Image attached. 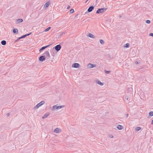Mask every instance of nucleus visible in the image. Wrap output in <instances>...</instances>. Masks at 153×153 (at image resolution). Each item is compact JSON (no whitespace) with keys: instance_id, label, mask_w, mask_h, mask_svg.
Wrapping results in <instances>:
<instances>
[{"instance_id":"1","label":"nucleus","mask_w":153,"mask_h":153,"mask_svg":"<svg viewBox=\"0 0 153 153\" xmlns=\"http://www.w3.org/2000/svg\"><path fill=\"white\" fill-rule=\"evenodd\" d=\"M106 8H102L98 9L96 13L97 14L102 13L106 11L107 10Z\"/></svg>"},{"instance_id":"2","label":"nucleus","mask_w":153,"mask_h":153,"mask_svg":"<svg viewBox=\"0 0 153 153\" xmlns=\"http://www.w3.org/2000/svg\"><path fill=\"white\" fill-rule=\"evenodd\" d=\"M44 57L46 59H48L50 58V55L48 51H45L44 53Z\"/></svg>"},{"instance_id":"3","label":"nucleus","mask_w":153,"mask_h":153,"mask_svg":"<svg viewBox=\"0 0 153 153\" xmlns=\"http://www.w3.org/2000/svg\"><path fill=\"white\" fill-rule=\"evenodd\" d=\"M64 105H61L60 106H58L57 105H55L53 106V107L52 110L53 111H54L56 109H59L61 108H62L63 107H64Z\"/></svg>"},{"instance_id":"4","label":"nucleus","mask_w":153,"mask_h":153,"mask_svg":"<svg viewBox=\"0 0 153 153\" xmlns=\"http://www.w3.org/2000/svg\"><path fill=\"white\" fill-rule=\"evenodd\" d=\"M45 102L44 101H42L40 102L39 103L37 104V105L34 107L35 109H37L38 108L39 106L42 105L44 104Z\"/></svg>"},{"instance_id":"5","label":"nucleus","mask_w":153,"mask_h":153,"mask_svg":"<svg viewBox=\"0 0 153 153\" xmlns=\"http://www.w3.org/2000/svg\"><path fill=\"white\" fill-rule=\"evenodd\" d=\"M94 7L93 6H91L87 10V11L85 12V14L88 13V12H91L92 10L94 9Z\"/></svg>"},{"instance_id":"6","label":"nucleus","mask_w":153,"mask_h":153,"mask_svg":"<svg viewBox=\"0 0 153 153\" xmlns=\"http://www.w3.org/2000/svg\"><path fill=\"white\" fill-rule=\"evenodd\" d=\"M53 48H55L56 51H58L61 49V46L60 45H58L55 46Z\"/></svg>"},{"instance_id":"7","label":"nucleus","mask_w":153,"mask_h":153,"mask_svg":"<svg viewBox=\"0 0 153 153\" xmlns=\"http://www.w3.org/2000/svg\"><path fill=\"white\" fill-rule=\"evenodd\" d=\"M96 65L94 64H92L91 63H89L87 65V67L88 68H92L94 67H95Z\"/></svg>"},{"instance_id":"8","label":"nucleus","mask_w":153,"mask_h":153,"mask_svg":"<svg viewBox=\"0 0 153 153\" xmlns=\"http://www.w3.org/2000/svg\"><path fill=\"white\" fill-rule=\"evenodd\" d=\"M80 65L78 63H74L72 65V67L74 68H79L80 67Z\"/></svg>"},{"instance_id":"9","label":"nucleus","mask_w":153,"mask_h":153,"mask_svg":"<svg viewBox=\"0 0 153 153\" xmlns=\"http://www.w3.org/2000/svg\"><path fill=\"white\" fill-rule=\"evenodd\" d=\"M51 45V44H50V45H46V46H44V47H42L40 49V50H39V51L40 52H41L43 50H44L46 48L48 47H49V46H50Z\"/></svg>"},{"instance_id":"10","label":"nucleus","mask_w":153,"mask_h":153,"mask_svg":"<svg viewBox=\"0 0 153 153\" xmlns=\"http://www.w3.org/2000/svg\"><path fill=\"white\" fill-rule=\"evenodd\" d=\"M44 57L45 56H40L39 58V60L41 62L43 61L46 59Z\"/></svg>"},{"instance_id":"11","label":"nucleus","mask_w":153,"mask_h":153,"mask_svg":"<svg viewBox=\"0 0 153 153\" xmlns=\"http://www.w3.org/2000/svg\"><path fill=\"white\" fill-rule=\"evenodd\" d=\"M50 4V1H48L44 5V7L46 8L48 7L49 6Z\"/></svg>"},{"instance_id":"12","label":"nucleus","mask_w":153,"mask_h":153,"mask_svg":"<svg viewBox=\"0 0 153 153\" xmlns=\"http://www.w3.org/2000/svg\"><path fill=\"white\" fill-rule=\"evenodd\" d=\"M96 82L98 84L100 85L101 86H102L103 85V83L101 82L99 80H97L96 81Z\"/></svg>"},{"instance_id":"13","label":"nucleus","mask_w":153,"mask_h":153,"mask_svg":"<svg viewBox=\"0 0 153 153\" xmlns=\"http://www.w3.org/2000/svg\"><path fill=\"white\" fill-rule=\"evenodd\" d=\"M23 21V20L22 19H19L16 20L17 23H19L22 22Z\"/></svg>"},{"instance_id":"14","label":"nucleus","mask_w":153,"mask_h":153,"mask_svg":"<svg viewBox=\"0 0 153 153\" xmlns=\"http://www.w3.org/2000/svg\"><path fill=\"white\" fill-rule=\"evenodd\" d=\"M50 114V113H48L46 114H45L42 117V118L43 119H44L47 117Z\"/></svg>"},{"instance_id":"15","label":"nucleus","mask_w":153,"mask_h":153,"mask_svg":"<svg viewBox=\"0 0 153 153\" xmlns=\"http://www.w3.org/2000/svg\"><path fill=\"white\" fill-rule=\"evenodd\" d=\"M13 32L15 34H17L18 33V30L17 29H14L13 30Z\"/></svg>"},{"instance_id":"16","label":"nucleus","mask_w":153,"mask_h":153,"mask_svg":"<svg viewBox=\"0 0 153 153\" xmlns=\"http://www.w3.org/2000/svg\"><path fill=\"white\" fill-rule=\"evenodd\" d=\"M88 36L91 38L94 39L95 38V36L92 34L91 33H89L88 35Z\"/></svg>"},{"instance_id":"17","label":"nucleus","mask_w":153,"mask_h":153,"mask_svg":"<svg viewBox=\"0 0 153 153\" xmlns=\"http://www.w3.org/2000/svg\"><path fill=\"white\" fill-rule=\"evenodd\" d=\"M117 128L120 130H122L123 128V127L122 126L119 125L117 126Z\"/></svg>"},{"instance_id":"18","label":"nucleus","mask_w":153,"mask_h":153,"mask_svg":"<svg viewBox=\"0 0 153 153\" xmlns=\"http://www.w3.org/2000/svg\"><path fill=\"white\" fill-rule=\"evenodd\" d=\"M59 130H60L59 128H57L54 129V132L56 133H58L59 132Z\"/></svg>"},{"instance_id":"19","label":"nucleus","mask_w":153,"mask_h":153,"mask_svg":"<svg viewBox=\"0 0 153 153\" xmlns=\"http://www.w3.org/2000/svg\"><path fill=\"white\" fill-rule=\"evenodd\" d=\"M1 44L3 45H4L6 44V42L5 40H2L1 42Z\"/></svg>"},{"instance_id":"20","label":"nucleus","mask_w":153,"mask_h":153,"mask_svg":"<svg viewBox=\"0 0 153 153\" xmlns=\"http://www.w3.org/2000/svg\"><path fill=\"white\" fill-rule=\"evenodd\" d=\"M26 37L25 35H23L21 36L20 37H19L17 39V40H19L21 39L25 38Z\"/></svg>"},{"instance_id":"21","label":"nucleus","mask_w":153,"mask_h":153,"mask_svg":"<svg viewBox=\"0 0 153 153\" xmlns=\"http://www.w3.org/2000/svg\"><path fill=\"white\" fill-rule=\"evenodd\" d=\"M100 44L102 45H103L104 44V41L102 39H100Z\"/></svg>"},{"instance_id":"22","label":"nucleus","mask_w":153,"mask_h":153,"mask_svg":"<svg viewBox=\"0 0 153 153\" xmlns=\"http://www.w3.org/2000/svg\"><path fill=\"white\" fill-rule=\"evenodd\" d=\"M124 47L127 48H129V44L128 43L126 44Z\"/></svg>"},{"instance_id":"23","label":"nucleus","mask_w":153,"mask_h":153,"mask_svg":"<svg viewBox=\"0 0 153 153\" xmlns=\"http://www.w3.org/2000/svg\"><path fill=\"white\" fill-rule=\"evenodd\" d=\"M141 129V128L140 127H138L136 128V130L137 131H138L139 130H140Z\"/></svg>"},{"instance_id":"24","label":"nucleus","mask_w":153,"mask_h":153,"mask_svg":"<svg viewBox=\"0 0 153 153\" xmlns=\"http://www.w3.org/2000/svg\"><path fill=\"white\" fill-rule=\"evenodd\" d=\"M149 115L150 116H153V111H150L149 113Z\"/></svg>"},{"instance_id":"25","label":"nucleus","mask_w":153,"mask_h":153,"mask_svg":"<svg viewBox=\"0 0 153 153\" xmlns=\"http://www.w3.org/2000/svg\"><path fill=\"white\" fill-rule=\"evenodd\" d=\"M51 28V27H49L48 28H47L45 30V31L47 32Z\"/></svg>"},{"instance_id":"26","label":"nucleus","mask_w":153,"mask_h":153,"mask_svg":"<svg viewBox=\"0 0 153 153\" xmlns=\"http://www.w3.org/2000/svg\"><path fill=\"white\" fill-rule=\"evenodd\" d=\"M74 12V10L73 9H71L70 11V13H73Z\"/></svg>"},{"instance_id":"27","label":"nucleus","mask_w":153,"mask_h":153,"mask_svg":"<svg viewBox=\"0 0 153 153\" xmlns=\"http://www.w3.org/2000/svg\"><path fill=\"white\" fill-rule=\"evenodd\" d=\"M105 73L107 74H109L111 72V71H105Z\"/></svg>"},{"instance_id":"28","label":"nucleus","mask_w":153,"mask_h":153,"mask_svg":"<svg viewBox=\"0 0 153 153\" xmlns=\"http://www.w3.org/2000/svg\"><path fill=\"white\" fill-rule=\"evenodd\" d=\"M150 21L149 20H148L146 21V22L147 24H149L150 23Z\"/></svg>"},{"instance_id":"29","label":"nucleus","mask_w":153,"mask_h":153,"mask_svg":"<svg viewBox=\"0 0 153 153\" xmlns=\"http://www.w3.org/2000/svg\"><path fill=\"white\" fill-rule=\"evenodd\" d=\"M31 34V32L30 33L25 34V35L26 37L27 36H29V35H30Z\"/></svg>"},{"instance_id":"30","label":"nucleus","mask_w":153,"mask_h":153,"mask_svg":"<svg viewBox=\"0 0 153 153\" xmlns=\"http://www.w3.org/2000/svg\"><path fill=\"white\" fill-rule=\"evenodd\" d=\"M149 36H152L153 37V33H150L149 34Z\"/></svg>"},{"instance_id":"31","label":"nucleus","mask_w":153,"mask_h":153,"mask_svg":"<svg viewBox=\"0 0 153 153\" xmlns=\"http://www.w3.org/2000/svg\"><path fill=\"white\" fill-rule=\"evenodd\" d=\"M138 63H139L138 62H137V61H136L135 62V64L136 65H137Z\"/></svg>"},{"instance_id":"32","label":"nucleus","mask_w":153,"mask_h":153,"mask_svg":"<svg viewBox=\"0 0 153 153\" xmlns=\"http://www.w3.org/2000/svg\"><path fill=\"white\" fill-rule=\"evenodd\" d=\"M70 8V6H68L67 7V9H68Z\"/></svg>"},{"instance_id":"33","label":"nucleus","mask_w":153,"mask_h":153,"mask_svg":"<svg viewBox=\"0 0 153 153\" xmlns=\"http://www.w3.org/2000/svg\"><path fill=\"white\" fill-rule=\"evenodd\" d=\"M121 17H122V16H121V15H120L119 16V18H121Z\"/></svg>"},{"instance_id":"34","label":"nucleus","mask_w":153,"mask_h":153,"mask_svg":"<svg viewBox=\"0 0 153 153\" xmlns=\"http://www.w3.org/2000/svg\"><path fill=\"white\" fill-rule=\"evenodd\" d=\"M9 115H10V114H9V113H7V116H8Z\"/></svg>"},{"instance_id":"35","label":"nucleus","mask_w":153,"mask_h":153,"mask_svg":"<svg viewBox=\"0 0 153 153\" xmlns=\"http://www.w3.org/2000/svg\"><path fill=\"white\" fill-rule=\"evenodd\" d=\"M152 124H153V120L152 121Z\"/></svg>"},{"instance_id":"36","label":"nucleus","mask_w":153,"mask_h":153,"mask_svg":"<svg viewBox=\"0 0 153 153\" xmlns=\"http://www.w3.org/2000/svg\"><path fill=\"white\" fill-rule=\"evenodd\" d=\"M110 137L111 138H113V136L112 135H111V136H110Z\"/></svg>"},{"instance_id":"37","label":"nucleus","mask_w":153,"mask_h":153,"mask_svg":"<svg viewBox=\"0 0 153 153\" xmlns=\"http://www.w3.org/2000/svg\"><path fill=\"white\" fill-rule=\"evenodd\" d=\"M128 114H126V117H128Z\"/></svg>"}]
</instances>
